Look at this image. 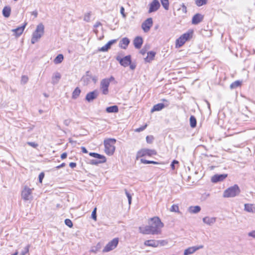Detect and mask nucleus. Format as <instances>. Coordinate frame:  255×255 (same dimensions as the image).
<instances>
[{
	"instance_id": "obj_1",
	"label": "nucleus",
	"mask_w": 255,
	"mask_h": 255,
	"mask_svg": "<svg viewBox=\"0 0 255 255\" xmlns=\"http://www.w3.org/2000/svg\"><path fill=\"white\" fill-rule=\"evenodd\" d=\"M149 224L152 232V235L159 234L161 232V229L163 227V224L157 217L151 218Z\"/></svg>"
},
{
	"instance_id": "obj_2",
	"label": "nucleus",
	"mask_w": 255,
	"mask_h": 255,
	"mask_svg": "<svg viewBox=\"0 0 255 255\" xmlns=\"http://www.w3.org/2000/svg\"><path fill=\"white\" fill-rule=\"evenodd\" d=\"M116 142L115 138H108L104 140L105 151L108 155H112L115 150L114 144Z\"/></svg>"
},
{
	"instance_id": "obj_3",
	"label": "nucleus",
	"mask_w": 255,
	"mask_h": 255,
	"mask_svg": "<svg viewBox=\"0 0 255 255\" xmlns=\"http://www.w3.org/2000/svg\"><path fill=\"white\" fill-rule=\"evenodd\" d=\"M44 26L42 23H40L37 26L36 30L33 33L31 39L32 44H34L44 34Z\"/></svg>"
},
{
	"instance_id": "obj_4",
	"label": "nucleus",
	"mask_w": 255,
	"mask_h": 255,
	"mask_svg": "<svg viewBox=\"0 0 255 255\" xmlns=\"http://www.w3.org/2000/svg\"><path fill=\"white\" fill-rule=\"evenodd\" d=\"M89 155L96 158L89 160V163L92 165H97L99 164L105 163L106 161V157L99 153L90 152L89 153Z\"/></svg>"
},
{
	"instance_id": "obj_5",
	"label": "nucleus",
	"mask_w": 255,
	"mask_h": 255,
	"mask_svg": "<svg viewBox=\"0 0 255 255\" xmlns=\"http://www.w3.org/2000/svg\"><path fill=\"white\" fill-rule=\"evenodd\" d=\"M240 191L239 186L237 185H234L224 191L223 196L226 198L234 197L238 195Z\"/></svg>"
},
{
	"instance_id": "obj_6",
	"label": "nucleus",
	"mask_w": 255,
	"mask_h": 255,
	"mask_svg": "<svg viewBox=\"0 0 255 255\" xmlns=\"http://www.w3.org/2000/svg\"><path fill=\"white\" fill-rule=\"evenodd\" d=\"M193 35V31H188L184 33L176 41V47H181L186 41L191 39Z\"/></svg>"
},
{
	"instance_id": "obj_7",
	"label": "nucleus",
	"mask_w": 255,
	"mask_h": 255,
	"mask_svg": "<svg viewBox=\"0 0 255 255\" xmlns=\"http://www.w3.org/2000/svg\"><path fill=\"white\" fill-rule=\"evenodd\" d=\"M156 154L157 152L155 149L142 148L137 152L136 158L145 156H151Z\"/></svg>"
},
{
	"instance_id": "obj_8",
	"label": "nucleus",
	"mask_w": 255,
	"mask_h": 255,
	"mask_svg": "<svg viewBox=\"0 0 255 255\" xmlns=\"http://www.w3.org/2000/svg\"><path fill=\"white\" fill-rule=\"evenodd\" d=\"M119 243V239L115 238L110 242L104 248L103 250L104 253L110 252L115 249L118 246Z\"/></svg>"
},
{
	"instance_id": "obj_9",
	"label": "nucleus",
	"mask_w": 255,
	"mask_h": 255,
	"mask_svg": "<svg viewBox=\"0 0 255 255\" xmlns=\"http://www.w3.org/2000/svg\"><path fill=\"white\" fill-rule=\"evenodd\" d=\"M116 59L119 62L121 65L125 67L128 66L130 63H131V56L129 55H127L124 58H121L120 56H118L116 57Z\"/></svg>"
},
{
	"instance_id": "obj_10",
	"label": "nucleus",
	"mask_w": 255,
	"mask_h": 255,
	"mask_svg": "<svg viewBox=\"0 0 255 255\" xmlns=\"http://www.w3.org/2000/svg\"><path fill=\"white\" fill-rule=\"evenodd\" d=\"M32 189L27 187H25L21 192V197L25 201L32 199Z\"/></svg>"
},
{
	"instance_id": "obj_11",
	"label": "nucleus",
	"mask_w": 255,
	"mask_h": 255,
	"mask_svg": "<svg viewBox=\"0 0 255 255\" xmlns=\"http://www.w3.org/2000/svg\"><path fill=\"white\" fill-rule=\"evenodd\" d=\"M153 24L152 19L151 17L146 19L141 24V28L145 32L149 31Z\"/></svg>"
},
{
	"instance_id": "obj_12",
	"label": "nucleus",
	"mask_w": 255,
	"mask_h": 255,
	"mask_svg": "<svg viewBox=\"0 0 255 255\" xmlns=\"http://www.w3.org/2000/svg\"><path fill=\"white\" fill-rule=\"evenodd\" d=\"M110 85V80L105 79L101 82V89L102 90L103 94L104 95L108 94L109 92L108 87Z\"/></svg>"
},
{
	"instance_id": "obj_13",
	"label": "nucleus",
	"mask_w": 255,
	"mask_h": 255,
	"mask_svg": "<svg viewBox=\"0 0 255 255\" xmlns=\"http://www.w3.org/2000/svg\"><path fill=\"white\" fill-rule=\"evenodd\" d=\"M98 95L99 92L98 90H94L87 94L85 100L89 103L92 102L98 97Z\"/></svg>"
},
{
	"instance_id": "obj_14",
	"label": "nucleus",
	"mask_w": 255,
	"mask_h": 255,
	"mask_svg": "<svg viewBox=\"0 0 255 255\" xmlns=\"http://www.w3.org/2000/svg\"><path fill=\"white\" fill-rule=\"evenodd\" d=\"M160 4L158 0H153L149 4V8L148 10L149 13H151L157 11L160 7Z\"/></svg>"
},
{
	"instance_id": "obj_15",
	"label": "nucleus",
	"mask_w": 255,
	"mask_h": 255,
	"mask_svg": "<svg viewBox=\"0 0 255 255\" xmlns=\"http://www.w3.org/2000/svg\"><path fill=\"white\" fill-rule=\"evenodd\" d=\"M203 248L204 246L203 245L189 247L188 248L185 250L184 252V255H189L192 254L197 250L203 249Z\"/></svg>"
},
{
	"instance_id": "obj_16",
	"label": "nucleus",
	"mask_w": 255,
	"mask_h": 255,
	"mask_svg": "<svg viewBox=\"0 0 255 255\" xmlns=\"http://www.w3.org/2000/svg\"><path fill=\"white\" fill-rule=\"evenodd\" d=\"M227 176H228V174H215L212 177L211 181L213 183H217L218 182L222 181Z\"/></svg>"
},
{
	"instance_id": "obj_17",
	"label": "nucleus",
	"mask_w": 255,
	"mask_h": 255,
	"mask_svg": "<svg viewBox=\"0 0 255 255\" xmlns=\"http://www.w3.org/2000/svg\"><path fill=\"white\" fill-rule=\"evenodd\" d=\"M203 16L200 13L195 14L192 17V23L193 24H198L203 19Z\"/></svg>"
},
{
	"instance_id": "obj_18",
	"label": "nucleus",
	"mask_w": 255,
	"mask_h": 255,
	"mask_svg": "<svg viewBox=\"0 0 255 255\" xmlns=\"http://www.w3.org/2000/svg\"><path fill=\"white\" fill-rule=\"evenodd\" d=\"M142 43L143 39L140 36H137L133 40V45L136 49H140Z\"/></svg>"
},
{
	"instance_id": "obj_19",
	"label": "nucleus",
	"mask_w": 255,
	"mask_h": 255,
	"mask_svg": "<svg viewBox=\"0 0 255 255\" xmlns=\"http://www.w3.org/2000/svg\"><path fill=\"white\" fill-rule=\"evenodd\" d=\"M117 41L116 39H114L109 41L105 46L102 47L99 51L102 52L107 51L109 49H110L111 46Z\"/></svg>"
},
{
	"instance_id": "obj_20",
	"label": "nucleus",
	"mask_w": 255,
	"mask_h": 255,
	"mask_svg": "<svg viewBox=\"0 0 255 255\" xmlns=\"http://www.w3.org/2000/svg\"><path fill=\"white\" fill-rule=\"evenodd\" d=\"M144 245L146 246L156 248L159 246V242L157 240H149L145 241L144 243Z\"/></svg>"
},
{
	"instance_id": "obj_21",
	"label": "nucleus",
	"mask_w": 255,
	"mask_h": 255,
	"mask_svg": "<svg viewBox=\"0 0 255 255\" xmlns=\"http://www.w3.org/2000/svg\"><path fill=\"white\" fill-rule=\"evenodd\" d=\"M216 221V218L215 217H205L203 218V222L209 226H212Z\"/></svg>"
},
{
	"instance_id": "obj_22",
	"label": "nucleus",
	"mask_w": 255,
	"mask_h": 255,
	"mask_svg": "<svg viewBox=\"0 0 255 255\" xmlns=\"http://www.w3.org/2000/svg\"><path fill=\"white\" fill-rule=\"evenodd\" d=\"M129 42L130 40L128 38L124 37L120 41L119 45L122 48L126 49H127Z\"/></svg>"
},
{
	"instance_id": "obj_23",
	"label": "nucleus",
	"mask_w": 255,
	"mask_h": 255,
	"mask_svg": "<svg viewBox=\"0 0 255 255\" xmlns=\"http://www.w3.org/2000/svg\"><path fill=\"white\" fill-rule=\"evenodd\" d=\"M139 230L140 233L145 234V235H149L151 234L152 235V231L151 230V228L150 227V226H146L144 227H139Z\"/></svg>"
},
{
	"instance_id": "obj_24",
	"label": "nucleus",
	"mask_w": 255,
	"mask_h": 255,
	"mask_svg": "<svg viewBox=\"0 0 255 255\" xmlns=\"http://www.w3.org/2000/svg\"><path fill=\"white\" fill-rule=\"evenodd\" d=\"M26 24L25 23L22 26L18 27L15 29H13L11 31L14 33V34L16 36H19L22 33V32L25 28Z\"/></svg>"
},
{
	"instance_id": "obj_25",
	"label": "nucleus",
	"mask_w": 255,
	"mask_h": 255,
	"mask_svg": "<svg viewBox=\"0 0 255 255\" xmlns=\"http://www.w3.org/2000/svg\"><path fill=\"white\" fill-rule=\"evenodd\" d=\"M60 78H61L60 74L58 72H56L53 74V75L52 77L51 83L54 85L58 83Z\"/></svg>"
},
{
	"instance_id": "obj_26",
	"label": "nucleus",
	"mask_w": 255,
	"mask_h": 255,
	"mask_svg": "<svg viewBox=\"0 0 255 255\" xmlns=\"http://www.w3.org/2000/svg\"><path fill=\"white\" fill-rule=\"evenodd\" d=\"M245 210L250 213H255V206L253 204H245Z\"/></svg>"
},
{
	"instance_id": "obj_27",
	"label": "nucleus",
	"mask_w": 255,
	"mask_h": 255,
	"mask_svg": "<svg viewBox=\"0 0 255 255\" xmlns=\"http://www.w3.org/2000/svg\"><path fill=\"white\" fill-rule=\"evenodd\" d=\"M165 107V105L163 103H158L155 105L151 110V113H153L155 111H159L163 109Z\"/></svg>"
},
{
	"instance_id": "obj_28",
	"label": "nucleus",
	"mask_w": 255,
	"mask_h": 255,
	"mask_svg": "<svg viewBox=\"0 0 255 255\" xmlns=\"http://www.w3.org/2000/svg\"><path fill=\"white\" fill-rule=\"evenodd\" d=\"M201 207L199 206H190L188 211L190 213L197 214L201 211Z\"/></svg>"
},
{
	"instance_id": "obj_29",
	"label": "nucleus",
	"mask_w": 255,
	"mask_h": 255,
	"mask_svg": "<svg viewBox=\"0 0 255 255\" xmlns=\"http://www.w3.org/2000/svg\"><path fill=\"white\" fill-rule=\"evenodd\" d=\"M147 55L146 58H144V60L146 62H149L153 59L156 53L154 51H151L147 52Z\"/></svg>"
},
{
	"instance_id": "obj_30",
	"label": "nucleus",
	"mask_w": 255,
	"mask_h": 255,
	"mask_svg": "<svg viewBox=\"0 0 255 255\" xmlns=\"http://www.w3.org/2000/svg\"><path fill=\"white\" fill-rule=\"evenodd\" d=\"M106 111L109 113H118L119 111V108L117 106L114 105L107 107Z\"/></svg>"
},
{
	"instance_id": "obj_31",
	"label": "nucleus",
	"mask_w": 255,
	"mask_h": 255,
	"mask_svg": "<svg viewBox=\"0 0 255 255\" xmlns=\"http://www.w3.org/2000/svg\"><path fill=\"white\" fill-rule=\"evenodd\" d=\"M11 12V8L9 6H5L2 9V14L5 17H8Z\"/></svg>"
},
{
	"instance_id": "obj_32",
	"label": "nucleus",
	"mask_w": 255,
	"mask_h": 255,
	"mask_svg": "<svg viewBox=\"0 0 255 255\" xmlns=\"http://www.w3.org/2000/svg\"><path fill=\"white\" fill-rule=\"evenodd\" d=\"M80 93L81 90L78 87L76 88L72 93V98L74 99H77L80 95Z\"/></svg>"
},
{
	"instance_id": "obj_33",
	"label": "nucleus",
	"mask_w": 255,
	"mask_h": 255,
	"mask_svg": "<svg viewBox=\"0 0 255 255\" xmlns=\"http://www.w3.org/2000/svg\"><path fill=\"white\" fill-rule=\"evenodd\" d=\"M64 57L61 54H58L54 60V62L55 64H59L63 60Z\"/></svg>"
},
{
	"instance_id": "obj_34",
	"label": "nucleus",
	"mask_w": 255,
	"mask_h": 255,
	"mask_svg": "<svg viewBox=\"0 0 255 255\" xmlns=\"http://www.w3.org/2000/svg\"><path fill=\"white\" fill-rule=\"evenodd\" d=\"M197 122L195 117L191 116L190 118V125L191 127L195 128L196 126Z\"/></svg>"
},
{
	"instance_id": "obj_35",
	"label": "nucleus",
	"mask_w": 255,
	"mask_h": 255,
	"mask_svg": "<svg viewBox=\"0 0 255 255\" xmlns=\"http://www.w3.org/2000/svg\"><path fill=\"white\" fill-rule=\"evenodd\" d=\"M241 85V82L240 81H236L230 85V87L231 89H233L240 86Z\"/></svg>"
},
{
	"instance_id": "obj_36",
	"label": "nucleus",
	"mask_w": 255,
	"mask_h": 255,
	"mask_svg": "<svg viewBox=\"0 0 255 255\" xmlns=\"http://www.w3.org/2000/svg\"><path fill=\"white\" fill-rule=\"evenodd\" d=\"M160 1L164 8L166 10H168L169 9V0H160Z\"/></svg>"
},
{
	"instance_id": "obj_37",
	"label": "nucleus",
	"mask_w": 255,
	"mask_h": 255,
	"mask_svg": "<svg viewBox=\"0 0 255 255\" xmlns=\"http://www.w3.org/2000/svg\"><path fill=\"white\" fill-rule=\"evenodd\" d=\"M208 0H196L195 1V4L198 6H201L207 3Z\"/></svg>"
},
{
	"instance_id": "obj_38",
	"label": "nucleus",
	"mask_w": 255,
	"mask_h": 255,
	"mask_svg": "<svg viewBox=\"0 0 255 255\" xmlns=\"http://www.w3.org/2000/svg\"><path fill=\"white\" fill-rule=\"evenodd\" d=\"M140 162L144 164H158V163L156 161L147 160L144 159H141Z\"/></svg>"
},
{
	"instance_id": "obj_39",
	"label": "nucleus",
	"mask_w": 255,
	"mask_h": 255,
	"mask_svg": "<svg viewBox=\"0 0 255 255\" xmlns=\"http://www.w3.org/2000/svg\"><path fill=\"white\" fill-rule=\"evenodd\" d=\"M100 248L101 246L99 243L96 246L92 247L90 250V252L94 253H96L100 249Z\"/></svg>"
},
{
	"instance_id": "obj_40",
	"label": "nucleus",
	"mask_w": 255,
	"mask_h": 255,
	"mask_svg": "<svg viewBox=\"0 0 255 255\" xmlns=\"http://www.w3.org/2000/svg\"><path fill=\"white\" fill-rule=\"evenodd\" d=\"M149 49V46L148 45H145L142 48V49L140 51V53L143 55H144L146 52Z\"/></svg>"
},
{
	"instance_id": "obj_41",
	"label": "nucleus",
	"mask_w": 255,
	"mask_h": 255,
	"mask_svg": "<svg viewBox=\"0 0 255 255\" xmlns=\"http://www.w3.org/2000/svg\"><path fill=\"white\" fill-rule=\"evenodd\" d=\"M97 208H95L92 212L91 218L97 221Z\"/></svg>"
},
{
	"instance_id": "obj_42",
	"label": "nucleus",
	"mask_w": 255,
	"mask_h": 255,
	"mask_svg": "<svg viewBox=\"0 0 255 255\" xmlns=\"http://www.w3.org/2000/svg\"><path fill=\"white\" fill-rule=\"evenodd\" d=\"M125 191L126 196L128 199V204L130 205L131 202V195L128 192L127 189H125Z\"/></svg>"
},
{
	"instance_id": "obj_43",
	"label": "nucleus",
	"mask_w": 255,
	"mask_h": 255,
	"mask_svg": "<svg viewBox=\"0 0 255 255\" xmlns=\"http://www.w3.org/2000/svg\"><path fill=\"white\" fill-rule=\"evenodd\" d=\"M65 224L70 228H72L73 227V223L72 221L69 219H66L65 220Z\"/></svg>"
},
{
	"instance_id": "obj_44",
	"label": "nucleus",
	"mask_w": 255,
	"mask_h": 255,
	"mask_svg": "<svg viewBox=\"0 0 255 255\" xmlns=\"http://www.w3.org/2000/svg\"><path fill=\"white\" fill-rule=\"evenodd\" d=\"M170 211L171 212H179V207L177 205H173L171 206Z\"/></svg>"
},
{
	"instance_id": "obj_45",
	"label": "nucleus",
	"mask_w": 255,
	"mask_h": 255,
	"mask_svg": "<svg viewBox=\"0 0 255 255\" xmlns=\"http://www.w3.org/2000/svg\"><path fill=\"white\" fill-rule=\"evenodd\" d=\"M28 80V78L27 76L24 75V76H22L21 77V82L23 84H25L27 82Z\"/></svg>"
},
{
	"instance_id": "obj_46",
	"label": "nucleus",
	"mask_w": 255,
	"mask_h": 255,
	"mask_svg": "<svg viewBox=\"0 0 255 255\" xmlns=\"http://www.w3.org/2000/svg\"><path fill=\"white\" fill-rule=\"evenodd\" d=\"M27 143L33 148H36L38 145L37 143L34 142H27Z\"/></svg>"
},
{
	"instance_id": "obj_47",
	"label": "nucleus",
	"mask_w": 255,
	"mask_h": 255,
	"mask_svg": "<svg viewBox=\"0 0 255 255\" xmlns=\"http://www.w3.org/2000/svg\"><path fill=\"white\" fill-rule=\"evenodd\" d=\"M90 19V13H87L85 14L84 20L86 21H89Z\"/></svg>"
},
{
	"instance_id": "obj_48",
	"label": "nucleus",
	"mask_w": 255,
	"mask_h": 255,
	"mask_svg": "<svg viewBox=\"0 0 255 255\" xmlns=\"http://www.w3.org/2000/svg\"><path fill=\"white\" fill-rule=\"evenodd\" d=\"M147 127V125H145L144 126L141 127L139 128H136L135 131L136 132H140L143 131Z\"/></svg>"
},
{
	"instance_id": "obj_49",
	"label": "nucleus",
	"mask_w": 255,
	"mask_h": 255,
	"mask_svg": "<svg viewBox=\"0 0 255 255\" xmlns=\"http://www.w3.org/2000/svg\"><path fill=\"white\" fill-rule=\"evenodd\" d=\"M120 12L122 14L123 17L125 18L126 17V14L125 13V8L123 6H121L120 8Z\"/></svg>"
},
{
	"instance_id": "obj_50",
	"label": "nucleus",
	"mask_w": 255,
	"mask_h": 255,
	"mask_svg": "<svg viewBox=\"0 0 255 255\" xmlns=\"http://www.w3.org/2000/svg\"><path fill=\"white\" fill-rule=\"evenodd\" d=\"M178 163H179V162L177 160H174L171 164V168H172V169L174 170L175 169V164H178Z\"/></svg>"
},
{
	"instance_id": "obj_51",
	"label": "nucleus",
	"mask_w": 255,
	"mask_h": 255,
	"mask_svg": "<svg viewBox=\"0 0 255 255\" xmlns=\"http://www.w3.org/2000/svg\"><path fill=\"white\" fill-rule=\"evenodd\" d=\"M153 139V138L152 136H147L146 137V142L149 143H150L152 142Z\"/></svg>"
},
{
	"instance_id": "obj_52",
	"label": "nucleus",
	"mask_w": 255,
	"mask_h": 255,
	"mask_svg": "<svg viewBox=\"0 0 255 255\" xmlns=\"http://www.w3.org/2000/svg\"><path fill=\"white\" fill-rule=\"evenodd\" d=\"M159 242V245L163 246L167 244V242L165 240H157Z\"/></svg>"
},
{
	"instance_id": "obj_53",
	"label": "nucleus",
	"mask_w": 255,
	"mask_h": 255,
	"mask_svg": "<svg viewBox=\"0 0 255 255\" xmlns=\"http://www.w3.org/2000/svg\"><path fill=\"white\" fill-rule=\"evenodd\" d=\"M44 177V174L43 173H40L38 176L39 181V182L41 183L42 181V180Z\"/></svg>"
},
{
	"instance_id": "obj_54",
	"label": "nucleus",
	"mask_w": 255,
	"mask_h": 255,
	"mask_svg": "<svg viewBox=\"0 0 255 255\" xmlns=\"http://www.w3.org/2000/svg\"><path fill=\"white\" fill-rule=\"evenodd\" d=\"M29 251V247L28 246H26L25 249H24V251H22L21 253V255H25V254L26 253H27Z\"/></svg>"
},
{
	"instance_id": "obj_55",
	"label": "nucleus",
	"mask_w": 255,
	"mask_h": 255,
	"mask_svg": "<svg viewBox=\"0 0 255 255\" xmlns=\"http://www.w3.org/2000/svg\"><path fill=\"white\" fill-rule=\"evenodd\" d=\"M248 235L249 237H251L255 239V230L249 232Z\"/></svg>"
},
{
	"instance_id": "obj_56",
	"label": "nucleus",
	"mask_w": 255,
	"mask_h": 255,
	"mask_svg": "<svg viewBox=\"0 0 255 255\" xmlns=\"http://www.w3.org/2000/svg\"><path fill=\"white\" fill-rule=\"evenodd\" d=\"M71 122V120L70 119H67V120H64V124L66 126H68L69 125V124H70Z\"/></svg>"
},
{
	"instance_id": "obj_57",
	"label": "nucleus",
	"mask_w": 255,
	"mask_h": 255,
	"mask_svg": "<svg viewBox=\"0 0 255 255\" xmlns=\"http://www.w3.org/2000/svg\"><path fill=\"white\" fill-rule=\"evenodd\" d=\"M67 154L66 152H64L61 155V158L62 159H64L67 157Z\"/></svg>"
},
{
	"instance_id": "obj_58",
	"label": "nucleus",
	"mask_w": 255,
	"mask_h": 255,
	"mask_svg": "<svg viewBox=\"0 0 255 255\" xmlns=\"http://www.w3.org/2000/svg\"><path fill=\"white\" fill-rule=\"evenodd\" d=\"M182 10L183 12L186 13V12H187V7H186V6L184 4H183V5H182Z\"/></svg>"
},
{
	"instance_id": "obj_59",
	"label": "nucleus",
	"mask_w": 255,
	"mask_h": 255,
	"mask_svg": "<svg viewBox=\"0 0 255 255\" xmlns=\"http://www.w3.org/2000/svg\"><path fill=\"white\" fill-rule=\"evenodd\" d=\"M69 166L70 167L73 168L76 166V163L75 162H71L69 164Z\"/></svg>"
},
{
	"instance_id": "obj_60",
	"label": "nucleus",
	"mask_w": 255,
	"mask_h": 255,
	"mask_svg": "<svg viewBox=\"0 0 255 255\" xmlns=\"http://www.w3.org/2000/svg\"><path fill=\"white\" fill-rule=\"evenodd\" d=\"M129 65L130 68L131 70H134L135 68V67H136V65L134 64H131L130 63Z\"/></svg>"
},
{
	"instance_id": "obj_61",
	"label": "nucleus",
	"mask_w": 255,
	"mask_h": 255,
	"mask_svg": "<svg viewBox=\"0 0 255 255\" xmlns=\"http://www.w3.org/2000/svg\"><path fill=\"white\" fill-rule=\"evenodd\" d=\"M65 165H66V164H65V163H62V164H61L60 165H58V166H56V168L57 169H59V168H62V167H64V166H65Z\"/></svg>"
},
{
	"instance_id": "obj_62",
	"label": "nucleus",
	"mask_w": 255,
	"mask_h": 255,
	"mask_svg": "<svg viewBox=\"0 0 255 255\" xmlns=\"http://www.w3.org/2000/svg\"><path fill=\"white\" fill-rule=\"evenodd\" d=\"M81 149H82V152L83 153H88V151H87V149L85 147L82 146L81 147Z\"/></svg>"
},
{
	"instance_id": "obj_63",
	"label": "nucleus",
	"mask_w": 255,
	"mask_h": 255,
	"mask_svg": "<svg viewBox=\"0 0 255 255\" xmlns=\"http://www.w3.org/2000/svg\"><path fill=\"white\" fill-rule=\"evenodd\" d=\"M31 14L32 15H33L35 17H36L37 16V15H38V13H37V11L35 10V11H33L31 12Z\"/></svg>"
},
{
	"instance_id": "obj_64",
	"label": "nucleus",
	"mask_w": 255,
	"mask_h": 255,
	"mask_svg": "<svg viewBox=\"0 0 255 255\" xmlns=\"http://www.w3.org/2000/svg\"><path fill=\"white\" fill-rule=\"evenodd\" d=\"M101 25V23L100 22H97L95 25V27H97Z\"/></svg>"
}]
</instances>
